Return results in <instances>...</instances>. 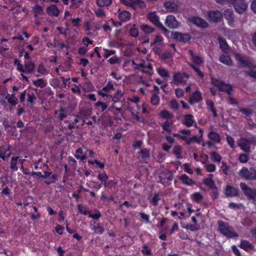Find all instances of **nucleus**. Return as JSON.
Segmentation results:
<instances>
[{
	"label": "nucleus",
	"mask_w": 256,
	"mask_h": 256,
	"mask_svg": "<svg viewBox=\"0 0 256 256\" xmlns=\"http://www.w3.org/2000/svg\"><path fill=\"white\" fill-rule=\"evenodd\" d=\"M55 113L60 120H63L66 116V112L63 110H56Z\"/></svg>",
	"instance_id": "nucleus-62"
},
{
	"label": "nucleus",
	"mask_w": 256,
	"mask_h": 256,
	"mask_svg": "<svg viewBox=\"0 0 256 256\" xmlns=\"http://www.w3.org/2000/svg\"><path fill=\"white\" fill-rule=\"evenodd\" d=\"M160 98L159 96L156 94L152 95L150 98V102L154 105H156L159 103Z\"/></svg>",
	"instance_id": "nucleus-56"
},
{
	"label": "nucleus",
	"mask_w": 256,
	"mask_h": 256,
	"mask_svg": "<svg viewBox=\"0 0 256 256\" xmlns=\"http://www.w3.org/2000/svg\"><path fill=\"white\" fill-rule=\"evenodd\" d=\"M78 210L79 212L84 215H86L88 213V208L86 207L83 206L82 205H78Z\"/></svg>",
	"instance_id": "nucleus-59"
},
{
	"label": "nucleus",
	"mask_w": 256,
	"mask_h": 256,
	"mask_svg": "<svg viewBox=\"0 0 256 256\" xmlns=\"http://www.w3.org/2000/svg\"><path fill=\"white\" fill-rule=\"evenodd\" d=\"M219 232L228 238H236L238 236L236 233L228 225V224L219 221L218 222Z\"/></svg>",
	"instance_id": "nucleus-2"
},
{
	"label": "nucleus",
	"mask_w": 256,
	"mask_h": 256,
	"mask_svg": "<svg viewBox=\"0 0 256 256\" xmlns=\"http://www.w3.org/2000/svg\"><path fill=\"white\" fill-rule=\"evenodd\" d=\"M189 76L185 73H177L174 76V81L177 84H184L188 79Z\"/></svg>",
	"instance_id": "nucleus-15"
},
{
	"label": "nucleus",
	"mask_w": 256,
	"mask_h": 256,
	"mask_svg": "<svg viewBox=\"0 0 256 256\" xmlns=\"http://www.w3.org/2000/svg\"><path fill=\"white\" fill-rule=\"evenodd\" d=\"M147 18L153 24L159 28H162V24L160 22L159 16L156 12H150L147 14Z\"/></svg>",
	"instance_id": "nucleus-14"
},
{
	"label": "nucleus",
	"mask_w": 256,
	"mask_h": 256,
	"mask_svg": "<svg viewBox=\"0 0 256 256\" xmlns=\"http://www.w3.org/2000/svg\"><path fill=\"white\" fill-rule=\"evenodd\" d=\"M182 147L179 146H176L174 148V153L177 156V158H180V154L181 153Z\"/></svg>",
	"instance_id": "nucleus-63"
},
{
	"label": "nucleus",
	"mask_w": 256,
	"mask_h": 256,
	"mask_svg": "<svg viewBox=\"0 0 256 256\" xmlns=\"http://www.w3.org/2000/svg\"><path fill=\"white\" fill-rule=\"evenodd\" d=\"M195 122L194 116L192 114H186L184 118V124L187 126L190 127L192 126Z\"/></svg>",
	"instance_id": "nucleus-27"
},
{
	"label": "nucleus",
	"mask_w": 256,
	"mask_h": 256,
	"mask_svg": "<svg viewBox=\"0 0 256 256\" xmlns=\"http://www.w3.org/2000/svg\"><path fill=\"white\" fill-rule=\"evenodd\" d=\"M172 180V174L171 172L165 170L159 175L158 182L164 185L168 184L170 181Z\"/></svg>",
	"instance_id": "nucleus-10"
},
{
	"label": "nucleus",
	"mask_w": 256,
	"mask_h": 256,
	"mask_svg": "<svg viewBox=\"0 0 256 256\" xmlns=\"http://www.w3.org/2000/svg\"><path fill=\"white\" fill-rule=\"evenodd\" d=\"M33 10L34 14V16L36 17L43 12V8L39 5H35L33 7Z\"/></svg>",
	"instance_id": "nucleus-49"
},
{
	"label": "nucleus",
	"mask_w": 256,
	"mask_h": 256,
	"mask_svg": "<svg viewBox=\"0 0 256 256\" xmlns=\"http://www.w3.org/2000/svg\"><path fill=\"white\" fill-rule=\"evenodd\" d=\"M121 1L126 5L131 6L134 10L145 6L144 2L140 0H121Z\"/></svg>",
	"instance_id": "nucleus-9"
},
{
	"label": "nucleus",
	"mask_w": 256,
	"mask_h": 256,
	"mask_svg": "<svg viewBox=\"0 0 256 256\" xmlns=\"http://www.w3.org/2000/svg\"><path fill=\"white\" fill-rule=\"evenodd\" d=\"M14 64L17 65V69L22 72L20 74V76L24 80L28 82V78L22 73L25 72L32 73L34 68V64L31 62H28L25 63L24 66L22 64L20 63V62L18 60H16L14 61Z\"/></svg>",
	"instance_id": "nucleus-1"
},
{
	"label": "nucleus",
	"mask_w": 256,
	"mask_h": 256,
	"mask_svg": "<svg viewBox=\"0 0 256 256\" xmlns=\"http://www.w3.org/2000/svg\"><path fill=\"white\" fill-rule=\"evenodd\" d=\"M240 187L244 194L247 198L256 202V190L248 187L246 184L241 182Z\"/></svg>",
	"instance_id": "nucleus-4"
},
{
	"label": "nucleus",
	"mask_w": 256,
	"mask_h": 256,
	"mask_svg": "<svg viewBox=\"0 0 256 256\" xmlns=\"http://www.w3.org/2000/svg\"><path fill=\"white\" fill-rule=\"evenodd\" d=\"M118 12V18L122 22H126L131 18L132 14L128 11L125 10H120L119 9Z\"/></svg>",
	"instance_id": "nucleus-19"
},
{
	"label": "nucleus",
	"mask_w": 256,
	"mask_h": 256,
	"mask_svg": "<svg viewBox=\"0 0 256 256\" xmlns=\"http://www.w3.org/2000/svg\"><path fill=\"white\" fill-rule=\"evenodd\" d=\"M190 133V132L189 130H180L178 134H176L174 136H180L181 138L186 140L187 143V140H188L189 139Z\"/></svg>",
	"instance_id": "nucleus-30"
},
{
	"label": "nucleus",
	"mask_w": 256,
	"mask_h": 256,
	"mask_svg": "<svg viewBox=\"0 0 256 256\" xmlns=\"http://www.w3.org/2000/svg\"><path fill=\"white\" fill-rule=\"evenodd\" d=\"M202 99V94L198 92H195L190 97L192 102H198Z\"/></svg>",
	"instance_id": "nucleus-37"
},
{
	"label": "nucleus",
	"mask_w": 256,
	"mask_h": 256,
	"mask_svg": "<svg viewBox=\"0 0 256 256\" xmlns=\"http://www.w3.org/2000/svg\"><path fill=\"white\" fill-rule=\"evenodd\" d=\"M82 1L83 0H71L72 4L70 5V8H78Z\"/></svg>",
	"instance_id": "nucleus-58"
},
{
	"label": "nucleus",
	"mask_w": 256,
	"mask_h": 256,
	"mask_svg": "<svg viewBox=\"0 0 256 256\" xmlns=\"http://www.w3.org/2000/svg\"><path fill=\"white\" fill-rule=\"evenodd\" d=\"M114 88L113 85L110 82H108L106 86L104 87L101 90L98 92V95L104 98L111 95L112 91L114 90Z\"/></svg>",
	"instance_id": "nucleus-11"
},
{
	"label": "nucleus",
	"mask_w": 256,
	"mask_h": 256,
	"mask_svg": "<svg viewBox=\"0 0 256 256\" xmlns=\"http://www.w3.org/2000/svg\"><path fill=\"white\" fill-rule=\"evenodd\" d=\"M156 71L160 76L164 78H166L169 76V73L168 71L164 68H157Z\"/></svg>",
	"instance_id": "nucleus-41"
},
{
	"label": "nucleus",
	"mask_w": 256,
	"mask_h": 256,
	"mask_svg": "<svg viewBox=\"0 0 256 256\" xmlns=\"http://www.w3.org/2000/svg\"><path fill=\"white\" fill-rule=\"evenodd\" d=\"M179 180L182 183L188 186H192L195 183L194 180L190 178L186 174L181 175L179 178Z\"/></svg>",
	"instance_id": "nucleus-24"
},
{
	"label": "nucleus",
	"mask_w": 256,
	"mask_h": 256,
	"mask_svg": "<svg viewBox=\"0 0 256 256\" xmlns=\"http://www.w3.org/2000/svg\"><path fill=\"white\" fill-rule=\"evenodd\" d=\"M212 84L216 87L220 91L226 92L230 94L232 90V86L228 84L224 83L222 80L218 79L212 78Z\"/></svg>",
	"instance_id": "nucleus-3"
},
{
	"label": "nucleus",
	"mask_w": 256,
	"mask_h": 256,
	"mask_svg": "<svg viewBox=\"0 0 256 256\" xmlns=\"http://www.w3.org/2000/svg\"><path fill=\"white\" fill-rule=\"evenodd\" d=\"M98 178L102 182H104V184L106 186V180L108 178L107 175L105 174H100L98 176Z\"/></svg>",
	"instance_id": "nucleus-60"
},
{
	"label": "nucleus",
	"mask_w": 256,
	"mask_h": 256,
	"mask_svg": "<svg viewBox=\"0 0 256 256\" xmlns=\"http://www.w3.org/2000/svg\"><path fill=\"white\" fill-rule=\"evenodd\" d=\"M164 6L168 12H174L178 10V4L172 2L164 3Z\"/></svg>",
	"instance_id": "nucleus-26"
},
{
	"label": "nucleus",
	"mask_w": 256,
	"mask_h": 256,
	"mask_svg": "<svg viewBox=\"0 0 256 256\" xmlns=\"http://www.w3.org/2000/svg\"><path fill=\"white\" fill-rule=\"evenodd\" d=\"M172 36L177 40L184 42L188 41L191 38L190 36L188 34H182L179 32H173Z\"/></svg>",
	"instance_id": "nucleus-16"
},
{
	"label": "nucleus",
	"mask_w": 256,
	"mask_h": 256,
	"mask_svg": "<svg viewBox=\"0 0 256 256\" xmlns=\"http://www.w3.org/2000/svg\"><path fill=\"white\" fill-rule=\"evenodd\" d=\"M250 140L246 138H240L238 141V146L246 152H250Z\"/></svg>",
	"instance_id": "nucleus-18"
},
{
	"label": "nucleus",
	"mask_w": 256,
	"mask_h": 256,
	"mask_svg": "<svg viewBox=\"0 0 256 256\" xmlns=\"http://www.w3.org/2000/svg\"><path fill=\"white\" fill-rule=\"evenodd\" d=\"M232 3L236 12L240 14L244 12L248 8V4L244 0H232Z\"/></svg>",
	"instance_id": "nucleus-8"
},
{
	"label": "nucleus",
	"mask_w": 256,
	"mask_h": 256,
	"mask_svg": "<svg viewBox=\"0 0 256 256\" xmlns=\"http://www.w3.org/2000/svg\"><path fill=\"white\" fill-rule=\"evenodd\" d=\"M225 194L228 196H234L238 194V190L234 186H227L225 189Z\"/></svg>",
	"instance_id": "nucleus-23"
},
{
	"label": "nucleus",
	"mask_w": 256,
	"mask_h": 256,
	"mask_svg": "<svg viewBox=\"0 0 256 256\" xmlns=\"http://www.w3.org/2000/svg\"><path fill=\"white\" fill-rule=\"evenodd\" d=\"M172 121L171 120H167L166 121L162 124L164 130L166 132H170L172 130Z\"/></svg>",
	"instance_id": "nucleus-34"
},
{
	"label": "nucleus",
	"mask_w": 256,
	"mask_h": 256,
	"mask_svg": "<svg viewBox=\"0 0 256 256\" xmlns=\"http://www.w3.org/2000/svg\"><path fill=\"white\" fill-rule=\"evenodd\" d=\"M93 230H94V232L97 234H102L104 232V228L99 224H97L96 225L94 226L92 228Z\"/></svg>",
	"instance_id": "nucleus-52"
},
{
	"label": "nucleus",
	"mask_w": 256,
	"mask_h": 256,
	"mask_svg": "<svg viewBox=\"0 0 256 256\" xmlns=\"http://www.w3.org/2000/svg\"><path fill=\"white\" fill-rule=\"evenodd\" d=\"M10 155L9 146H6L5 151L4 152L3 149H0V158L4 160H6Z\"/></svg>",
	"instance_id": "nucleus-33"
},
{
	"label": "nucleus",
	"mask_w": 256,
	"mask_h": 256,
	"mask_svg": "<svg viewBox=\"0 0 256 256\" xmlns=\"http://www.w3.org/2000/svg\"><path fill=\"white\" fill-rule=\"evenodd\" d=\"M18 156L12 157L11 162H10V168L14 170H18V167L16 166V164L18 162Z\"/></svg>",
	"instance_id": "nucleus-50"
},
{
	"label": "nucleus",
	"mask_w": 256,
	"mask_h": 256,
	"mask_svg": "<svg viewBox=\"0 0 256 256\" xmlns=\"http://www.w3.org/2000/svg\"><path fill=\"white\" fill-rule=\"evenodd\" d=\"M188 53L191 56V58L192 60L194 62L196 65H200L202 62V58L198 54H194L192 50H188Z\"/></svg>",
	"instance_id": "nucleus-29"
},
{
	"label": "nucleus",
	"mask_w": 256,
	"mask_h": 256,
	"mask_svg": "<svg viewBox=\"0 0 256 256\" xmlns=\"http://www.w3.org/2000/svg\"><path fill=\"white\" fill-rule=\"evenodd\" d=\"M226 141H227L228 144L232 148H235L236 146H235L234 140V138L232 136H230L228 135H226Z\"/></svg>",
	"instance_id": "nucleus-57"
},
{
	"label": "nucleus",
	"mask_w": 256,
	"mask_h": 256,
	"mask_svg": "<svg viewBox=\"0 0 256 256\" xmlns=\"http://www.w3.org/2000/svg\"><path fill=\"white\" fill-rule=\"evenodd\" d=\"M103 50L104 52V57L105 58H108L109 56L114 55L116 54V51L112 50H108L106 48H104Z\"/></svg>",
	"instance_id": "nucleus-55"
},
{
	"label": "nucleus",
	"mask_w": 256,
	"mask_h": 256,
	"mask_svg": "<svg viewBox=\"0 0 256 256\" xmlns=\"http://www.w3.org/2000/svg\"><path fill=\"white\" fill-rule=\"evenodd\" d=\"M190 198L193 201L200 203L202 202L204 196L202 193L196 192L192 194Z\"/></svg>",
	"instance_id": "nucleus-35"
},
{
	"label": "nucleus",
	"mask_w": 256,
	"mask_h": 256,
	"mask_svg": "<svg viewBox=\"0 0 256 256\" xmlns=\"http://www.w3.org/2000/svg\"><path fill=\"white\" fill-rule=\"evenodd\" d=\"M208 17L210 21L218 22L221 20L222 14L218 10H211L208 12Z\"/></svg>",
	"instance_id": "nucleus-17"
},
{
	"label": "nucleus",
	"mask_w": 256,
	"mask_h": 256,
	"mask_svg": "<svg viewBox=\"0 0 256 256\" xmlns=\"http://www.w3.org/2000/svg\"><path fill=\"white\" fill-rule=\"evenodd\" d=\"M212 174H209V177L205 178L204 180V184L208 186L212 190L214 194L216 196L218 194V190L214 182L212 180Z\"/></svg>",
	"instance_id": "nucleus-12"
},
{
	"label": "nucleus",
	"mask_w": 256,
	"mask_h": 256,
	"mask_svg": "<svg viewBox=\"0 0 256 256\" xmlns=\"http://www.w3.org/2000/svg\"><path fill=\"white\" fill-rule=\"evenodd\" d=\"M212 160L216 162H220L222 159V156L216 152H212L210 153Z\"/></svg>",
	"instance_id": "nucleus-48"
},
{
	"label": "nucleus",
	"mask_w": 256,
	"mask_h": 256,
	"mask_svg": "<svg viewBox=\"0 0 256 256\" xmlns=\"http://www.w3.org/2000/svg\"><path fill=\"white\" fill-rule=\"evenodd\" d=\"M140 28L144 33L147 34L152 33L154 30L152 26L148 24H142Z\"/></svg>",
	"instance_id": "nucleus-44"
},
{
	"label": "nucleus",
	"mask_w": 256,
	"mask_h": 256,
	"mask_svg": "<svg viewBox=\"0 0 256 256\" xmlns=\"http://www.w3.org/2000/svg\"><path fill=\"white\" fill-rule=\"evenodd\" d=\"M220 61L222 64L228 66H230L232 64V61L230 58L224 54H222L220 56Z\"/></svg>",
	"instance_id": "nucleus-40"
},
{
	"label": "nucleus",
	"mask_w": 256,
	"mask_h": 256,
	"mask_svg": "<svg viewBox=\"0 0 256 256\" xmlns=\"http://www.w3.org/2000/svg\"><path fill=\"white\" fill-rule=\"evenodd\" d=\"M163 42L162 38L160 36H156L154 42L152 43L153 45L156 46H160L162 44Z\"/></svg>",
	"instance_id": "nucleus-51"
},
{
	"label": "nucleus",
	"mask_w": 256,
	"mask_h": 256,
	"mask_svg": "<svg viewBox=\"0 0 256 256\" xmlns=\"http://www.w3.org/2000/svg\"><path fill=\"white\" fill-rule=\"evenodd\" d=\"M130 26H132L130 28V34L132 36L136 37L138 36V30L137 28H136L135 24H130Z\"/></svg>",
	"instance_id": "nucleus-45"
},
{
	"label": "nucleus",
	"mask_w": 256,
	"mask_h": 256,
	"mask_svg": "<svg viewBox=\"0 0 256 256\" xmlns=\"http://www.w3.org/2000/svg\"><path fill=\"white\" fill-rule=\"evenodd\" d=\"M190 24H193L201 28L208 27V23L204 19L198 16H192L188 18Z\"/></svg>",
	"instance_id": "nucleus-6"
},
{
	"label": "nucleus",
	"mask_w": 256,
	"mask_h": 256,
	"mask_svg": "<svg viewBox=\"0 0 256 256\" xmlns=\"http://www.w3.org/2000/svg\"><path fill=\"white\" fill-rule=\"evenodd\" d=\"M202 163L208 172H215L216 166L214 164H210L208 160L202 162Z\"/></svg>",
	"instance_id": "nucleus-32"
},
{
	"label": "nucleus",
	"mask_w": 256,
	"mask_h": 256,
	"mask_svg": "<svg viewBox=\"0 0 256 256\" xmlns=\"http://www.w3.org/2000/svg\"><path fill=\"white\" fill-rule=\"evenodd\" d=\"M228 165L222 162V164L220 166V170H222V171L226 174H228Z\"/></svg>",
	"instance_id": "nucleus-64"
},
{
	"label": "nucleus",
	"mask_w": 256,
	"mask_h": 256,
	"mask_svg": "<svg viewBox=\"0 0 256 256\" xmlns=\"http://www.w3.org/2000/svg\"><path fill=\"white\" fill-rule=\"evenodd\" d=\"M37 72L40 76H44L48 74V71L44 66L42 64H40L37 68Z\"/></svg>",
	"instance_id": "nucleus-46"
},
{
	"label": "nucleus",
	"mask_w": 256,
	"mask_h": 256,
	"mask_svg": "<svg viewBox=\"0 0 256 256\" xmlns=\"http://www.w3.org/2000/svg\"><path fill=\"white\" fill-rule=\"evenodd\" d=\"M224 16L228 20V24L230 26H233L234 22V12L231 9H227L224 12Z\"/></svg>",
	"instance_id": "nucleus-21"
},
{
	"label": "nucleus",
	"mask_w": 256,
	"mask_h": 256,
	"mask_svg": "<svg viewBox=\"0 0 256 256\" xmlns=\"http://www.w3.org/2000/svg\"><path fill=\"white\" fill-rule=\"evenodd\" d=\"M236 58L243 66H249L250 60L247 58L244 57L239 54H234Z\"/></svg>",
	"instance_id": "nucleus-28"
},
{
	"label": "nucleus",
	"mask_w": 256,
	"mask_h": 256,
	"mask_svg": "<svg viewBox=\"0 0 256 256\" xmlns=\"http://www.w3.org/2000/svg\"><path fill=\"white\" fill-rule=\"evenodd\" d=\"M239 175L246 180H256V170L252 168L249 170L246 168H243L240 170Z\"/></svg>",
	"instance_id": "nucleus-5"
},
{
	"label": "nucleus",
	"mask_w": 256,
	"mask_h": 256,
	"mask_svg": "<svg viewBox=\"0 0 256 256\" xmlns=\"http://www.w3.org/2000/svg\"><path fill=\"white\" fill-rule=\"evenodd\" d=\"M208 138L210 140L216 143H218L220 141V138L219 134L215 132H210L208 134Z\"/></svg>",
	"instance_id": "nucleus-31"
},
{
	"label": "nucleus",
	"mask_w": 256,
	"mask_h": 256,
	"mask_svg": "<svg viewBox=\"0 0 256 256\" xmlns=\"http://www.w3.org/2000/svg\"><path fill=\"white\" fill-rule=\"evenodd\" d=\"M160 116L163 118L170 120L172 115L168 111L165 110L160 112Z\"/></svg>",
	"instance_id": "nucleus-54"
},
{
	"label": "nucleus",
	"mask_w": 256,
	"mask_h": 256,
	"mask_svg": "<svg viewBox=\"0 0 256 256\" xmlns=\"http://www.w3.org/2000/svg\"><path fill=\"white\" fill-rule=\"evenodd\" d=\"M206 106L212 112L213 116L216 117L217 116L216 111L214 107V103L212 100H208L206 102Z\"/></svg>",
	"instance_id": "nucleus-43"
},
{
	"label": "nucleus",
	"mask_w": 256,
	"mask_h": 256,
	"mask_svg": "<svg viewBox=\"0 0 256 256\" xmlns=\"http://www.w3.org/2000/svg\"><path fill=\"white\" fill-rule=\"evenodd\" d=\"M32 84L40 88H44L46 85V82L43 78H40L32 80Z\"/></svg>",
	"instance_id": "nucleus-39"
},
{
	"label": "nucleus",
	"mask_w": 256,
	"mask_h": 256,
	"mask_svg": "<svg viewBox=\"0 0 256 256\" xmlns=\"http://www.w3.org/2000/svg\"><path fill=\"white\" fill-rule=\"evenodd\" d=\"M132 64L134 65V68L140 69L144 72L150 73V70H152V66L149 63L146 64L144 62L136 60L132 62Z\"/></svg>",
	"instance_id": "nucleus-7"
},
{
	"label": "nucleus",
	"mask_w": 256,
	"mask_h": 256,
	"mask_svg": "<svg viewBox=\"0 0 256 256\" xmlns=\"http://www.w3.org/2000/svg\"><path fill=\"white\" fill-rule=\"evenodd\" d=\"M240 247L246 251H250L254 248L252 244L246 240L242 241Z\"/></svg>",
	"instance_id": "nucleus-42"
},
{
	"label": "nucleus",
	"mask_w": 256,
	"mask_h": 256,
	"mask_svg": "<svg viewBox=\"0 0 256 256\" xmlns=\"http://www.w3.org/2000/svg\"><path fill=\"white\" fill-rule=\"evenodd\" d=\"M41 177L45 178L44 182L47 184L54 183L56 180V176L50 172H45Z\"/></svg>",
	"instance_id": "nucleus-20"
},
{
	"label": "nucleus",
	"mask_w": 256,
	"mask_h": 256,
	"mask_svg": "<svg viewBox=\"0 0 256 256\" xmlns=\"http://www.w3.org/2000/svg\"><path fill=\"white\" fill-rule=\"evenodd\" d=\"M124 92L120 90H117L114 94H111L112 100L116 103L122 97Z\"/></svg>",
	"instance_id": "nucleus-36"
},
{
	"label": "nucleus",
	"mask_w": 256,
	"mask_h": 256,
	"mask_svg": "<svg viewBox=\"0 0 256 256\" xmlns=\"http://www.w3.org/2000/svg\"><path fill=\"white\" fill-rule=\"evenodd\" d=\"M47 14L52 16H58L60 14V10L55 4H51L46 9Z\"/></svg>",
	"instance_id": "nucleus-22"
},
{
	"label": "nucleus",
	"mask_w": 256,
	"mask_h": 256,
	"mask_svg": "<svg viewBox=\"0 0 256 256\" xmlns=\"http://www.w3.org/2000/svg\"><path fill=\"white\" fill-rule=\"evenodd\" d=\"M142 254L144 256H150L151 250L147 245H144L142 250Z\"/></svg>",
	"instance_id": "nucleus-53"
},
{
	"label": "nucleus",
	"mask_w": 256,
	"mask_h": 256,
	"mask_svg": "<svg viewBox=\"0 0 256 256\" xmlns=\"http://www.w3.org/2000/svg\"><path fill=\"white\" fill-rule=\"evenodd\" d=\"M95 14L98 17H104L106 16L104 11L101 8H97L94 10Z\"/></svg>",
	"instance_id": "nucleus-61"
},
{
	"label": "nucleus",
	"mask_w": 256,
	"mask_h": 256,
	"mask_svg": "<svg viewBox=\"0 0 256 256\" xmlns=\"http://www.w3.org/2000/svg\"><path fill=\"white\" fill-rule=\"evenodd\" d=\"M218 40L220 44V48L221 50L224 52H226V50H228V46L225 40L222 38L221 37H219L218 38Z\"/></svg>",
	"instance_id": "nucleus-38"
},
{
	"label": "nucleus",
	"mask_w": 256,
	"mask_h": 256,
	"mask_svg": "<svg viewBox=\"0 0 256 256\" xmlns=\"http://www.w3.org/2000/svg\"><path fill=\"white\" fill-rule=\"evenodd\" d=\"M112 4V0H96V4L100 7L108 6Z\"/></svg>",
	"instance_id": "nucleus-47"
},
{
	"label": "nucleus",
	"mask_w": 256,
	"mask_h": 256,
	"mask_svg": "<svg viewBox=\"0 0 256 256\" xmlns=\"http://www.w3.org/2000/svg\"><path fill=\"white\" fill-rule=\"evenodd\" d=\"M165 23L170 28H176L180 25V22L176 20V18L172 15H169L166 16Z\"/></svg>",
	"instance_id": "nucleus-13"
},
{
	"label": "nucleus",
	"mask_w": 256,
	"mask_h": 256,
	"mask_svg": "<svg viewBox=\"0 0 256 256\" xmlns=\"http://www.w3.org/2000/svg\"><path fill=\"white\" fill-rule=\"evenodd\" d=\"M84 148H79L76 150L75 154V157L77 159H80V160H84L86 159L87 156V153L84 150Z\"/></svg>",
	"instance_id": "nucleus-25"
}]
</instances>
